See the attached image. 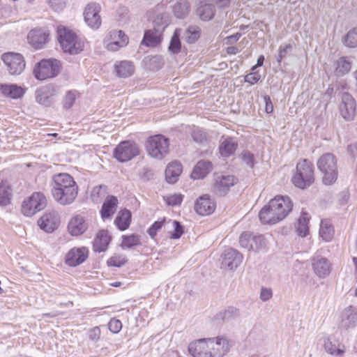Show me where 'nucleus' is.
Masks as SVG:
<instances>
[{"instance_id": "f257e3e1", "label": "nucleus", "mask_w": 357, "mask_h": 357, "mask_svg": "<svg viewBox=\"0 0 357 357\" xmlns=\"http://www.w3.org/2000/svg\"><path fill=\"white\" fill-rule=\"evenodd\" d=\"M293 207L290 198L287 196H276L259 213L261 222L264 224L274 225L283 220Z\"/></svg>"}, {"instance_id": "3c124183", "label": "nucleus", "mask_w": 357, "mask_h": 357, "mask_svg": "<svg viewBox=\"0 0 357 357\" xmlns=\"http://www.w3.org/2000/svg\"><path fill=\"white\" fill-rule=\"evenodd\" d=\"M106 186L100 185L93 188L91 194L92 200L96 203H99L105 196Z\"/></svg>"}, {"instance_id": "864d4df0", "label": "nucleus", "mask_w": 357, "mask_h": 357, "mask_svg": "<svg viewBox=\"0 0 357 357\" xmlns=\"http://www.w3.org/2000/svg\"><path fill=\"white\" fill-rule=\"evenodd\" d=\"M252 235V233L245 231L241 234L239 237V243L241 246L243 248L248 249L249 251L250 250V248H252L251 245Z\"/></svg>"}, {"instance_id": "9d476101", "label": "nucleus", "mask_w": 357, "mask_h": 357, "mask_svg": "<svg viewBox=\"0 0 357 357\" xmlns=\"http://www.w3.org/2000/svg\"><path fill=\"white\" fill-rule=\"evenodd\" d=\"M1 59L12 75H20L24 69L25 63L23 56L18 53L8 52L2 55Z\"/></svg>"}, {"instance_id": "79ce46f5", "label": "nucleus", "mask_w": 357, "mask_h": 357, "mask_svg": "<svg viewBox=\"0 0 357 357\" xmlns=\"http://www.w3.org/2000/svg\"><path fill=\"white\" fill-rule=\"evenodd\" d=\"M324 348L328 354L332 356H342L344 354V349L337 348L331 336L324 340Z\"/></svg>"}, {"instance_id": "aec40b11", "label": "nucleus", "mask_w": 357, "mask_h": 357, "mask_svg": "<svg viewBox=\"0 0 357 357\" xmlns=\"http://www.w3.org/2000/svg\"><path fill=\"white\" fill-rule=\"evenodd\" d=\"M194 208L199 215H208L215 211V204L209 195H204L197 199Z\"/></svg>"}, {"instance_id": "58836bf2", "label": "nucleus", "mask_w": 357, "mask_h": 357, "mask_svg": "<svg viewBox=\"0 0 357 357\" xmlns=\"http://www.w3.org/2000/svg\"><path fill=\"white\" fill-rule=\"evenodd\" d=\"M310 215L306 212H302L300 218L298 220L296 226V231L298 235L301 237H305L309 232V220Z\"/></svg>"}, {"instance_id": "8fccbe9b", "label": "nucleus", "mask_w": 357, "mask_h": 357, "mask_svg": "<svg viewBox=\"0 0 357 357\" xmlns=\"http://www.w3.org/2000/svg\"><path fill=\"white\" fill-rule=\"evenodd\" d=\"M180 33L178 30H176L174 35L172 37L170 43L169 45V50L173 54H178L180 52L181 49V43L180 41Z\"/></svg>"}, {"instance_id": "e2e57ef3", "label": "nucleus", "mask_w": 357, "mask_h": 357, "mask_svg": "<svg viewBox=\"0 0 357 357\" xmlns=\"http://www.w3.org/2000/svg\"><path fill=\"white\" fill-rule=\"evenodd\" d=\"M50 6L54 10H61L66 6L65 0H48Z\"/></svg>"}, {"instance_id": "423d86ee", "label": "nucleus", "mask_w": 357, "mask_h": 357, "mask_svg": "<svg viewBox=\"0 0 357 357\" xmlns=\"http://www.w3.org/2000/svg\"><path fill=\"white\" fill-rule=\"evenodd\" d=\"M61 63L54 59H43L37 63L33 69L36 79L45 80L56 77L60 72Z\"/></svg>"}, {"instance_id": "6ab92c4d", "label": "nucleus", "mask_w": 357, "mask_h": 357, "mask_svg": "<svg viewBox=\"0 0 357 357\" xmlns=\"http://www.w3.org/2000/svg\"><path fill=\"white\" fill-rule=\"evenodd\" d=\"M78 193L77 185L67 188L63 190H56L52 193L54 199L61 205H68L72 204L76 199Z\"/></svg>"}, {"instance_id": "f8f14e48", "label": "nucleus", "mask_w": 357, "mask_h": 357, "mask_svg": "<svg viewBox=\"0 0 357 357\" xmlns=\"http://www.w3.org/2000/svg\"><path fill=\"white\" fill-rule=\"evenodd\" d=\"M238 179L232 175H221L215 177L212 192L218 196H224L230 188L237 183Z\"/></svg>"}, {"instance_id": "4c0bfd02", "label": "nucleus", "mask_w": 357, "mask_h": 357, "mask_svg": "<svg viewBox=\"0 0 357 357\" xmlns=\"http://www.w3.org/2000/svg\"><path fill=\"white\" fill-rule=\"evenodd\" d=\"M319 235L325 241H330L334 235V229L329 220H323L320 224Z\"/></svg>"}, {"instance_id": "ea45409f", "label": "nucleus", "mask_w": 357, "mask_h": 357, "mask_svg": "<svg viewBox=\"0 0 357 357\" xmlns=\"http://www.w3.org/2000/svg\"><path fill=\"white\" fill-rule=\"evenodd\" d=\"M12 189L5 181L0 183V206L3 207L10 204Z\"/></svg>"}, {"instance_id": "0eeeda50", "label": "nucleus", "mask_w": 357, "mask_h": 357, "mask_svg": "<svg viewBox=\"0 0 357 357\" xmlns=\"http://www.w3.org/2000/svg\"><path fill=\"white\" fill-rule=\"evenodd\" d=\"M47 205L45 196L41 192H34L22 205V212L26 216H31L43 210Z\"/></svg>"}, {"instance_id": "4468645a", "label": "nucleus", "mask_w": 357, "mask_h": 357, "mask_svg": "<svg viewBox=\"0 0 357 357\" xmlns=\"http://www.w3.org/2000/svg\"><path fill=\"white\" fill-rule=\"evenodd\" d=\"M357 326V309L354 306L346 307L341 313L339 328L348 331Z\"/></svg>"}, {"instance_id": "c9c22d12", "label": "nucleus", "mask_w": 357, "mask_h": 357, "mask_svg": "<svg viewBox=\"0 0 357 357\" xmlns=\"http://www.w3.org/2000/svg\"><path fill=\"white\" fill-rule=\"evenodd\" d=\"M169 16L167 13H160L156 15L153 20V29L163 33L166 27L169 24Z\"/></svg>"}, {"instance_id": "c85d7f7f", "label": "nucleus", "mask_w": 357, "mask_h": 357, "mask_svg": "<svg viewBox=\"0 0 357 357\" xmlns=\"http://www.w3.org/2000/svg\"><path fill=\"white\" fill-rule=\"evenodd\" d=\"M118 199L115 196H109L104 202L100 211L102 219L111 218L115 213L118 205Z\"/></svg>"}, {"instance_id": "13d9d810", "label": "nucleus", "mask_w": 357, "mask_h": 357, "mask_svg": "<svg viewBox=\"0 0 357 357\" xmlns=\"http://www.w3.org/2000/svg\"><path fill=\"white\" fill-rule=\"evenodd\" d=\"M108 328L112 333H118L122 328V324L119 319H111L108 324Z\"/></svg>"}, {"instance_id": "9b49d317", "label": "nucleus", "mask_w": 357, "mask_h": 357, "mask_svg": "<svg viewBox=\"0 0 357 357\" xmlns=\"http://www.w3.org/2000/svg\"><path fill=\"white\" fill-rule=\"evenodd\" d=\"M58 93V88L52 84L40 87L36 91V101L45 107H50Z\"/></svg>"}, {"instance_id": "c03bdc74", "label": "nucleus", "mask_w": 357, "mask_h": 357, "mask_svg": "<svg viewBox=\"0 0 357 357\" xmlns=\"http://www.w3.org/2000/svg\"><path fill=\"white\" fill-rule=\"evenodd\" d=\"M140 245L141 242L139 237L136 234H130L128 236L123 235L122 236V243L121 246L123 249H130Z\"/></svg>"}, {"instance_id": "69168bd1", "label": "nucleus", "mask_w": 357, "mask_h": 357, "mask_svg": "<svg viewBox=\"0 0 357 357\" xmlns=\"http://www.w3.org/2000/svg\"><path fill=\"white\" fill-rule=\"evenodd\" d=\"M272 296L273 293L271 289L261 287L259 298L262 301L265 302L270 300Z\"/></svg>"}, {"instance_id": "393cba45", "label": "nucleus", "mask_w": 357, "mask_h": 357, "mask_svg": "<svg viewBox=\"0 0 357 357\" xmlns=\"http://www.w3.org/2000/svg\"><path fill=\"white\" fill-rule=\"evenodd\" d=\"M48 35L41 29H33L28 34L29 43L36 49H41L47 42Z\"/></svg>"}, {"instance_id": "473e14b6", "label": "nucleus", "mask_w": 357, "mask_h": 357, "mask_svg": "<svg viewBox=\"0 0 357 357\" xmlns=\"http://www.w3.org/2000/svg\"><path fill=\"white\" fill-rule=\"evenodd\" d=\"M0 90L5 96L14 99L21 98L25 92L22 87L16 84H1Z\"/></svg>"}, {"instance_id": "72a5a7b5", "label": "nucleus", "mask_w": 357, "mask_h": 357, "mask_svg": "<svg viewBox=\"0 0 357 357\" xmlns=\"http://www.w3.org/2000/svg\"><path fill=\"white\" fill-rule=\"evenodd\" d=\"M115 71L120 77H128L134 73L135 68L132 62L130 61H121L114 66Z\"/></svg>"}, {"instance_id": "7ed1b4c3", "label": "nucleus", "mask_w": 357, "mask_h": 357, "mask_svg": "<svg viewBox=\"0 0 357 357\" xmlns=\"http://www.w3.org/2000/svg\"><path fill=\"white\" fill-rule=\"evenodd\" d=\"M317 167L323 174V183L332 185L337 178V160L332 153L321 155L317 161Z\"/></svg>"}, {"instance_id": "dca6fc26", "label": "nucleus", "mask_w": 357, "mask_h": 357, "mask_svg": "<svg viewBox=\"0 0 357 357\" xmlns=\"http://www.w3.org/2000/svg\"><path fill=\"white\" fill-rule=\"evenodd\" d=\"M222 266L230 270L236 268L243 261V255L234 248H227L222 253Z\"/></svg>"}, {"instance_id": "412c9836", "label": "nucleus", "mask_w": 357, "mask_h": 357, "mask_svg": "<svg viewBox=\"0 0 357 357\" xmlns=\"http://www.w3.org/2000/svg\"><path fill=\"white\" fill-rule=\"evenodd\" d=\"M52 181L54 182V186L52 189V194L53 192H56V190L62 191L67 188L77 185L73 178L68 174L66 173H60L54 175L52 177Z\"/></svg>"}, {"instance_id": "6e6d98bb", "label": "nucleus", "mask_w": 357, "mask_h": 357, "mask_svg": "<svg viewBox=\"0 0 357 357\" xmlns=\"http://www.w3.org/2000/svg\"><path fill=\"white\" fill-rule=\"evenodd\" d=\"M192 137L195 142L201 144L207 142L206 132L199 128H196L193 130Z\"/></svg>"}, {"instance_id": "7c9ffc66", "label": "nucleus", "mask_w": 357, "mask_h": 357, "mask_svg": "<svg viewBox=\"0 0 357 357\" xmlns=\"http://www.w3.org/2000/svg\"><path fill=\"white\" fill-rule=\"evenodd\" d=\"M162 33L155 29H149L145 31L142 44L147 47H156L162 41Z\"/></svg>"}, {"instance_id": "49530a36", "label": "nucleus", "mask_w": 357, "mask_h": 357, "mask_svg": "<svg viewBox=\"0 0 357 357\" xmlns=\"http://www.w3.org/2000/svg\"><path fill=\"white\" fill-rule=\"evenodd\" d=\"M250 250L260 251L266 248L268 242L263 235H252Z\"/></svg>"}, {"instance_id": "0e129e2a", "label": "nucleus", "mask_w": 357, "mask_h": 357, "mask_svg": "<svg viewBox=\"0 0 357 357\" xmlns=\"http://www.w3.org/2000/svg\"><path fill=\"white\" fill-rule=\"evenodd\" d=\"M183 197L181 195H174L167 197L166 202L168 205L176 206L181 203Z\"/></svg>"}, {"instance_id": "cd10ccee", "label": "nucleus", "mask_w": 357, "mask_h": 357, "mask_svg": "<svg viewBox=\"0 0 357 357\" xmlns=\"http://www.w3.org/2000/svg\"><path fill=\"white\" fill-rule=\"evenodd\" d=\"M212 164L208 160H200L195 166L191 177L193 179H202L211 171Z\"/></svg>"}, {"instance_id": "4d7b16f0", "label": "nucleus", "mask_w": 357, "mask_h": 357, "mask_svg": "<svg viewBox=\"0 0 357 357\" xmlns=\"http://www.w3.org/2000/svg\"><path fill=\"white\" fill-rule=\"evenodd\" d=\"M292 46L291 44H286L280 45L279 47L278 55L277 56V61L280 64L283 59H284L288 52L291 50Z\"/></svg>"}, {"instance_id": "f3484780", "label": "nucleus", "mask_w": 357, "mask_h": 357, "mask_svg": "<svg viewBox=\"0 0 357 357\" xmlns=\"http://www.w3.org/2000/svg\"><path fill=\"white\" fill-rule=\"evenodd\" d=\"M340 110L342 117L348 121L352 120L356 114V102L353 97L348 93H344L342 96V103Z\"/></svg>"}, {"instance_id": "de8ad7c7", "label": "nucleus", "mask_w": 357, "mask_h": 357, "mask_svg": "<svg viewBox=\"0 0 357 357\" xmlns=\"http://www.w3.org/2000/svg\"><path fill=\"white\" fill-rule=\"evenodd\" d=\"M343 43L345 46L350 48L357 47V26L347 32L343 38Z\"/></svg>"}, {"instance_id": "09e8293b", "label": "nucleus", "mask_w": 357, "mask_h": 357, "mask_svg": "<svg viewBox=\"0 0 357 357\" xmlns=\"http://www.w3.org/2000/svg\"><path fill=\"white\" fill-rule=\"evenodd\" d=\"M335 72L337 75H343L349 72L351 69V63L346 57H341L337 61Z\"/></svg>"}, {"instance_id": "5fc2aeb1", "label": "nucleus", "mask_w": 357, "mask_h": 357, "mask_svg": "<svg viewBox=\"0 0 357 357\" xmlns=\"http://www.w3.org/2000/svg\"><path fill=\"white\" fill-rule=\"evenodd\" d=\"M127 262V259L123 255H114L107 261L109 266L121 267Z\"/></svg>"}, {"instance_id": "c756f323", "label": "nucleus", "mask_w": 357, "mask_h": 357, "mask_svg": "<svg viewBox=\"0 0 357 357\" xmlns=\"http://www.w3.org/2000/svg\"><path fill=\"white\" fill-rule=\"evenodd\" d=\"M240 318V312L234 307H229L225 310L220 312L215 316V319L223 323H230L238 321Z\"/></svg>"}, {"instance_id": "bb28decb", "label": "nucleus", "mask_w": 357, "mask_h": 357, "mask_svg": "<svg viewBox=\"0 0 357 357\" xmlns=\"http://www.w3.org/2000/svg\"><path fill=\"white\" fill-rule=\"evenodd\" d=\"M182 172L181 164L174 161L168 165L165 169L166 181L171 184L175 183Z\"/></svg>"}, {"instance_id": "b1692460", "label": "nucleus", "mask_w": 357, "mask_h": 357, "mask_svg": "<svg viewBox=\"0 0 357 357\" xmlns=\"http://www.w3.org/2000/svg\"><path fill=\"white\" fill-rule=\"evenodd\" d=\"M189 354L192 357H209L211 351L206 348V339L191 342L188 346Z\"/></svg>"}, {"instance_id": "e433bc0d", "label": "nucleus", "mask_w": 357, "mask_h": 357, "mask_svg": "<svg viewBox=\"0 0 357 357\" xmlns=\"http://www.w3.org/2000/svg\"><path fill=\"white\" fill-rule=\"evenodd\" d=\"M105 41H114L121 43V45H127L129 42L128 36L121 30H111L106 37Z\"/></svg>"}, {"instance_id": "6e6552de", "label": "nucleus", "mask_w": 357, "mask_h": 357, "mask_svg": "<svg viewBox=\"0 0 357 357\" xmlns=\"http://www.w3.org/2000/svg\"><path fill=\"white\" fill-rule=\"evenodd\" d=\"M139 154V146L130 141L121 142L114 150V158L121 162L129 161Z\"/></svg>"}, {"instance_id": "2eb2a0df", "label": "nucleus", "mask_w": 357, "mask_h": 357, "mask_svg": "<svg viewBox=\"0 0 357 357\" xmlns=\"http://www.w3.org/2000/svg\"><path fill=\"white\" fill-rule=\"evenodd\" d=\"M89 256V249L86 247L74 248L66 256V263L70 266L82 264Z\"/></svg>"}, {"instance_id": "338daca9", "label": "nucleus", "mask_w": 357, "mask_h": 357, "mask_svg": "<svg viewBox=\"0 0 357 357\" xmlns=\"http://www.w3.org/2000/svg\"><path fill=\"white\" fill-rule=\"evenodd\" d=\"M260 79V75L256 73H249L245 77V82L250 84H255Z\"/></svg>"}, {"instance_id": "680f3d73", "label": "nucleus", "mask_w": 357, "mask_h": 357, "mask_svg": "<svg viewBox=\"0 0 357 357\" xmlns=\"http://www.w3.org/2000/svg\"><path fill=\"white\" fill-rule=\"evenodd\" d=\"M164 222L165 220L162 221H155L148 229L147 232L152 238L156 236L157 231L162 228L164 225Z\"/></svg>"}, {"instance_id": "37998d69", "label": "nucleus", "mask_w": 357, "mask_h": 357, "mask_svg": "<svg viewBox=\"0 0 357 357\" xmlns=\"http://www.w3.org/2000/svg\"><path fill=\"white\" fill-rule=\"evenodd\" d=\"M198 15L201 20L208 21L211 20L215 15V7L211 3L200 6L197 10Z\"/></svg>"}, {"instance_id": "39448f33", "label": "nucleus", "mask_w": 357, "mask_h": 357, "mask_svg": "<svg viewBox=\"0 0 357 357\" xmlns=\"http://www.w3.org/2000/svg\"><path fill=\"white\" fill-rule=\"evenodd\" d=\"M169 143L168 138L162 135L149 137L146 149L149 155L154 158L161 160L169 153Z\"/></svg>"}, {"instance_id": "4be33fe9", "label": "nucleus", "mask_w": 357, "mask_h": 357, "mask_svg": "<svg viewBox=\"0 0 357 357\" xmlns=\"http://www.w3.org/2000/svg\"><path fill=\"white\" fill-rule=\"evenodd\" d=\"M38 224L46 232H52L59 225V218L54 211L47 213L40 218Z\"/></svg>"}, {"instance_id": "1a4fd4ad", "label": "nucleus", "mask_w": 357, "mask_h": 357, "mask_svg": "<svg viewBox=\"0 0 357 357\" xmlns=\"http://www.w3.org/2000/svg\"><path fill=\"white\" fill-rule=\"evenodd\" d=\"M206 348L211 351L209 357H223L231 347L229 340L223 336L206 339Z\"/></svg>"}, {"instance_id": "a878e982", "label": "nucleus", "mask_w": 357, "mask_h": 357, "mask_svg": "<svg viewBox=\"0 0 357 357\" xmlns=\"http://www.w3.org/2000/svg\"><path fill=\"white\" fill-rule=\"evenodd\" d=\"M111 241L108 231L101 230L97 234L93 242V249L95 252H104L107 250L108 245Z\"/></svg>"}, {"instance_id": "5701e85b", "label": "nucleus", "mask_w": 357, "mask_h": 357, "mask_svg": "<svg viewBox=\"0 0 357 357\" xmlns=\"http://www.w3.org/2000/svg\"><path fill=\"white\" fill-rule=\"evenodd\" d=\"M88 228V224L84 218L77 215L71 218L68 225V230L72 236H77L82 234Z\"/></svg>"}, {"instance_id": "20e7f679", "label": "nucleus", "mask_w": 357, "mask_h": 357, "mask_svg": "<svg viewBox=\"0 0 357 357\" xmlns=\"http://www.w3.org/2000/svg\"><path fill=\"white\" fill-rule=\"evenodd\" d=\"M314 181L313 164L306 159L299 161L296 165V172L292 178L294 185L303 189L312 185Z\"/></svg>"}, {"instance_id": "a211bd4d", "label": "nucleus", "mask_w": 357, "mask_h": 357, "mask_svg": "<svg viewBox=\"0 0 357 357\" xmlns=\"http://www.w3.org/2000/svg\"><path fill=\"white\" fill-rule=\"evenodd\" d=\"M312 266L314 273L320 278H325L331 271V264L325 257L317 256L312 259Z\"/></svg>"}, {"instance_id": "a19ab883", "label": "nucleus", "mask_w": 357, "mask_h": 357, "mask_svg": "<svg viewBox=\"0 0 357 357\" xmlns=\"http://www.w3.org/2000/svg\"><path fill=\"white\" fill-rule=\"evenodd\" d=\"M173 12L177 18H185L190 12V4L186 0H179L173 6Z\"/></svg>"}, {"instance_id": "f704fd0d", "label": "nucleus", "mask_w": 357, "mask_h": 357, "mask_svg": "<svg viewBox=\"0 0 357 357\" xmlns=\"http://www.w3.org/2000/svg\"><path fill=\"white\" fill-rule=\"evenodd\" d=\"M131 213L127 209L121 211L114 220V223L119 229L124 231L127 229L130 224Z\"/></svg>"}, {"instance_id": "2f4dec72", "label": "nucleus", "mask_w": 357, "mask_h": 357, "mask_svg": "<svg viewBox=\"0 0 357 357\" xmlns=\"http://www.w3.org/2000/svg\"><path fill=\"white\" fill-rule=\"evenodd\" d=\"M237 142L234 138H223L220 144V153L223 157H229L234 154L237 149Z\"/></svg>"}, {"instance_id": "774afa93", "label": "nucleus", "mask_w": 357, "mask_h": 357, "mask_svg": "<svg viewBox=\"0 0 357 357\" xmlns=\"http://www.w3.org/2000/svg\"><path fill=\"white\" fill-rule=\"evenodd\" d=\"M100 336V329L96 326L90 330L89 337L91 340L98 341Z\"/></svg>"}, {"instance_id": "f03ea898", "label": "nucleus", "mask_w": 357, "mask_h": 357, "mask_svg": "<svg viewBox=\"0 0 357 357\" xmlns=\"http://www.w3.org/2000/svg\"><path fill=\"white\" fill-rule=\"evenodd\" d=\"M59 41L64 52L77 54L84 50V42L75 32L65 26H58Z\"/></svg>"}, {"instance_id": "a18cd8bd", "label": "nucleus", "mask_w": 357, "mask_h": 357, "mask_svg": "<svg viewBox=\"0 0 357 357\" xmlns=\"http://www.w3.org/2000/svg\"><path fill=\"white\" fill-rule=\"evenodd\" d=\"M184 37L188 43H194L200 37V29L197 26H190L184 33Z\"/></svg>"}, {"instance_id": "603ef678", "label": "nucleus", "mask_w": 357, "mask_h": 357, "mask_svg": "<svg viewBox=\"0 0 357 357\" xmlns=\"http://www.w3.org/2000/svg\"><path fill=\"white\" fill-rule=\"evenodd\" d=\"M78 93L76 91H68L63 99V107L66 109H68L73 107Z\"/></svg>"}, {"instance_id": "ddd939ff", "label": "nucleus", "mask_w": 357, "mask_h": 357, "mask_svg": "<svg viewBox=\"0 0 357 357\" xmlns=\"http://www.w3.org/2000/svg\"><path fill=\"white\" fill-rule=\"evenodd\" d=\"M101 7L98 3H89L84 11L85 22L92 29H98L101 25V17L99 15Z\"/></svg>"}, {"instance_id": "052dcab7", "label": "nucleus", "mask_w": 357, "mask_h": 357, "mask_svg": "<svg viewBox=\"0 0 357 357\" xmlns=\"http://www.w3.org/2000/svg\"><path fill=\"white\" fill-rule=\"evenodd\" d=\"M242 160L249 167L253 168L255 165L254 154L250 151H245L242 153Z\"/></svg>"}, {"instance_id": "bf43d9fd", "label": "nucleus", "mask_w": 357, "mask_h": 357, "mask_svg": "<svg viewBox=\"0 0 357 357\" xmlns=\"http://www.w3.org/2000/svg\"><path fill=\"white\" fill-rule=\"evenodd\" d=\"M173 225L174 230L171 234V238L173 239H178L183 234V227L179 222L176 220L173 221Z\"/></svg>"}]
</instances>
